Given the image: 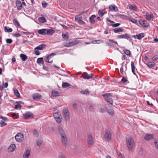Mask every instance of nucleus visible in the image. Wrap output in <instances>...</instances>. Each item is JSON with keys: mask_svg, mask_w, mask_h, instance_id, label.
<instances>
[{"mask_svg": "<svg viewBox=\"0 0 158 158\" xmlns=\"http://www.w3.org/2000/svg\"><path fill=\"white\" fill-rule=\"evenodd\" d=\"M126 144L129 150L131 151L135 145V142L131 136H129L126 138Z\"/></svg>", "mask_w": 158, "mask_h": 158, "instance_id": "obj_1", "label": "nucleus"}, {"mask_svg": "<svg viewBox=\"0 0 158 158\" xmlns=\"http://www.w3.org/2000/svg\"><path fill=\"white\" fill-rule=\"evenodd\" d=\"M105 100L109 103L112 105L113 101L112 98L110 97L112 96V94L110 93H106L102 95Z\"/></svg>", "mask_w": 158, "mask_h": 158, "instance_id": "obj_2", "label": "nucleus"}, {"mask_svg": "<svg viewBox=\"0 0 158 158\" xmlns=\"http://www.w3.org/2000/svg\"><path fill=\"white\" fill-rule=\"evenodd\" d=\"M46 47L47 45L46 44H43L39 45L37 47L35 48L34 52L36 55H39L40 54V52L38 51V50H42Z\"/></svg>", "mask_w": 158, "mask_h": 158, "instance_id": "obj_3", "label": "nucleus"}, {"mask_svg": "<svg viewBox=\"0 0 158 158\" xmlns=\"http://www.w3.org/2000/svg\"><path fill=\"white\" fill-rule=\"evenodd\" d=\"M24 136L23 133H18L15 136L16 141L19 142H22L24 139Z\"/></svg>", "mask_w": 158, "mask_h": 158, "instance_id": "obj_4", "label": "nucleus"}, {"mask_svg": "<svg viewBox=\"0 0 158 158\" xmlns=\"http://www.w3.org/2000/svg\"><path fill=\"white\" fill-rule=\"evenodd\" d=\"M111 133L107 129H106L105 131L104 138L110 141L111 140Z\"/></svg>", "mask_w": 158, "mask_h": 158, "instance_id": "obj_5", "label": "nucleus"}, {"mask_svg": "<svg viewBox=\"0 0 158 158\" xmlns=\"http://www.w3.org/2000/svg\"><path fill=\"white\" fill-rule=\"evenodd\" d=\"M23 115L24 118L25 119L33 118L34 117L33 113L30 112L26 113L25 114H23Z\"/></svg>", "mask_w": 158, "mask_h": 158, "instance_id": "obj_6", "label": "nucleus"}, {"mask_svg": "<svg viewBox=\"0 0 158 158\" xmlns=\"http://www.w3.org/2000/svg\"><path fill=\"white\" fill-rule=\"evenodd\" d=\"M94 75L92 73L89 75L87 73L84 72L81 77H82L85 79H89L92 77Z\"/></svg>", "mask_w": 158, "mask_h": 158, "instance_id": "obj_7", "label": "nucleus"}, {"mask_svg": "<svg viewBox=\"0 0 158 158\" xmlns=\"http://www.w3.org/2000/svg\"><path fill=\"white\" fill-rule=\"evenodd\" d=\"M131 36L128 34H124L122 35H118L117 37L118 39H130L131 38Z\"/></svg>", "mask_w": 158, "mask_h": 158, "instance_id": "obj_8", "label": "nucleus"}, {"mask_svg": "<svg viewBox=\"0 0 158 158\" xmlns=\"http://www.w3.org/2000/svg\"><path fill=\"white\" fill-rule=\"evenodd\" d=\"M139 23L141 25L144 27H147L149 25V23L145 20L140 19L139 21Z\"/></svg>", "mask_w": 158, "mask_h": 158, "instance_id": "obj_9", "label": "nucleus"}, {"mask_svg": "<svg viewBox=\"0 0 158 158\" xmlns=\"http://www.w3.org/2000/svg\"><path fill=\"white\" fill-rule=\"evenodd\" d=\"M87 141L89 144L92 145L94 143V140L92 136L91 135H88Z\"/></svg>", "mask_w": 158, "mask_h": 158, "instance_id": "obj_10", "label": "nucleus"}, {"mask_svg": "<svg viewBox=\"0 0 158 158\" xmlns=\"http://www.w3.org/2000/svg\"><path fill=\"white\" fill-rule=\"evenodd\" d=\"M109 9L110 11H118L117 7L114 4L110 5L109 6Z\"/></svg>", "mask_w": 158, "mask_h": 158, "instance_id": "obj_11", "label": "nucleus"}, {"mask_svg": "<svg viewBox=\"0 0 158 158\" xmlns=\"http://www.w3.org/2000/svg\"><path fill=\"white\" fill-rule=\"evenodd\" d=\"M61 140L65 146L67 145V140L66 136H62L61 137Z\"/></svg>", "mask_w": 158, "mask_h": 158, "instance_id": "obj_12", "label": "nucleus"}, {"mask_svg": "<svg viewBox=\"0 0 158 158\" xmlns=\"http://www.w3.org/2000/svg\"><path fill=\"white\" fill-rule=\"evenodd\" d=\"M16 148L15 145L14 144H11L8 148V151L10 152H13Z\"/></svg>", "mask_w": 158, "mask_h": 158, "instance_id": "obj_13", "label": "nucleus"}, {"mask_svg": "<svg viewBox=\"0 0 158 158\" xmlns=\"http://www.w3.org/2000/svg\"><path fill=\"white\" fill-rule=\"evenodd\" d=\"M16 5L18 10H20L22 9L23 6L21 2L19 1H17L16 2Z\"/></svg>", "mask_w": 158, "mask_h": 158, "instance_id": "obj_14", "label": "nucleus"}, {"mask_svg": "<svg viewBox=\"0 0 158 158\" xmlns=\"http://www.w3.org/2000/svg\"><path fill=\"white\" fill-rule=\"evenodd\" d=\"M38 32L40 35H45L47 34L46 29H43L39 30L38 31Z\"/></svg>", "mask_w": 158, "mask_h": 158, "instance_id": "obj_15", "label": "nucleus"}, {"mask_svg": "<svg viewBox=\"0 0 158 158\" xmlns=\"http://www.w3.org/2000/svg\"><path fill=\"white\" fill-rule=\"evenodd\" d=\"M96 17V16L95 15H92L89 17L90 23H91L94 24L95 23L94 18Z\"/></svg>", "mask_w": 158, "mask_h": 158, "instance_id": "obj_16", "label": "nucleus"}, {"mask_svg": "<svg viewBox=\"0 0 158 158\" xmlns=\"http://www.w3.org/2000/svg\"><path fill=\"white\" fill-rule=\"evenodd\" d=\"M146 19L148 20H150L152 19H153L154 18V17L152 13L151 14H149L148 13H147L146 14Z\"/></svg>", "mask_w": 158, "mask_h": 158, "instance_id": "obj_17", "label": "nucleus"}, {"mask_svg": "<svg viewBox=\"0 0 158 158\" xmlns=\"http://www.w3.org/2000/svg\"><path fill=\"white\" fill-rule=\"evenodd\" d=\"M41 97V96L39 93H37L33 95V98L35 100H39Z\"/></svg>", "mask_w": 158, "mask_h": 158, "instance_id": "obj_18", "label": "nucleus"}, {"mask_svg": "<svg viewBox=\"0 0 158 158\" xmlns=\"http://www.w3.org/2000/svg\"><path fill=\"white\" fill-rule=\"evenodd\" d=\"M30 151L29 149L26 150L25 152L23 155V157L24 158H28L30 154Z\"/></svg>", "mask_w": 158, "mask_h": 158, "instance_id": "obj_19", "label": "nucleus"}, {"mask_svg": "<svg viewBox=\"0 0 158 158\" xmlns=\"http://www.w3.org/2000/svg\"><path fill=\"white\" fill-rule=\"evenodd\" d=\"M55 32V31L52 29H46L47 34L49 35H52Z\"/></svg>", "mask_w": 158, "mask_h": 158, "instance_id": "obj_20", "label": "nucleus"}, {"mask_svg": "<svg viewBox=\"0 0 158 158\" xmlns=\"http://www.w3.org/2000/svg\"><path fill=\"white\" fill-rule=\"evenodd\" d=\"M13 23L14 25L17 27H20V25L18 21L15 19H13Z\"/></svg>", "mask_w": 158, "mask_h": 158, "instance_id": "obj_21", "label": "nucleus"}, {"mask_svg": "<svg viewBox=\"0 0 158 158\" xmlns=\"http://www.w3.org/2000/svg\"><path fill=\"white\" fill-rule=\"evenodd\" d=\"M153 138V135L152 134H147L144 137V139L146 140H150Z\"/></svg>", "mask_w": 158, "mask_h": 158, "instance_id": "obj_22", "label": "nucleus"}, {"mask_svg": "<svg viewBox=\"0 0 158 158\" xmlns=\"http://www.w3.org/2000/svg\"><path fill=\"white\" fill-rule=\"evenodd\" d=\"M124 29L122 27H118L115 28L114 30V32L115 33H119L120 32H123Z\"/></svg>", "mask_w": 158, "mask_h": 158, "instance_id": "obj_23", "label": "nucleus"}, {"mask_svg": "<svg viewBox=\"0 0 158 158\" xmlns=\"http://www.w3.org/2000/svg\"><path fill=\"white\" fill-rule=\"evenodd\" d=\"M21 59L23 61H25L27 59V56L24 54L22 53L20 55Z\"/></svg>", "mask_w": 158, "mask_h": 158, "instance_id": "obj_24", "label": "nucleus"}, {"mask_svg": "<svg viewBox=\"0 0 158 158\" xmlns=\"http://www.w3.org/2000/svg\"><path fill=\"white\" fill-rule=\"evenodd\" d=\"M131 67L132 72V73H133V74L134 75L136 76V75L135 72V67L133 61H132L131 62Z\"/></svg>", "mask_w": 158, "mask_h": 158, "instance_id": "obj_25", "label": "nucleus"}, {"mask_svg": "<svg viewBox=\"0 0 158 158\" xmlns=\"http://www.w3.org/2000/svg\"><path fill=\"white\" fill-rule=\"evenodd\" d=\"M37 63L38 64H42L43 65L44 64V59L42 57L39 58L37 59Z\"/></svg>", "mask_w": 158, "mask_h": 158, "instance_id": "obj_26", "label": "nucleus"}, {"mask_svg": "<svg viewBox=\"0 0 158 158\" xmlns=\"http://www.w3.org/2000/svg\"><path fill=\"white\" fill-rule=\"evenodd\" d=\"M51 95L53 97H57L60 96L59 93L56 91H53L52 92Z\"/></svg>", "mask_w": 158, "mask_h": 158, "instance_id": "obj_27", "label": "nucleus"}, {"mask_svg": "<svg viewBox=\"0 0 158 158\" xmlns=\"http://www.w3.org/2000/svg\"><path fill=\"white\" fill-rule=\"evenodd\" d=\"M129 8L132 10L136 11H137V8L136 6H133L132 5L129 4L128 5Z\"/></svg>", "mask_w": 158, "mask_h": 158, "instance_id": "obj_28", "label": "nucleus"}, {"mask_svg": "<svg viewBox=\"0 0 158 158\" xmlns=\"http://www.w3.org/2000/svg\"><path fill=\"white\" fill-rule=\"evenodd\" d=\"M38 21L40 23H43L46 22V19L44 17L39 18L38 19Z\"/></svg>", "mask_w": 158, "mask_h": 158, "instance_id": "obj_29", "label": "nucleus"}, {"mask_svg": "<svg viewBox=\"0 0 158 158\" xmlns=\"http://www.w3.org/2000/svg\"><path fill=\"white\" fill-rule=\"evenodd\" d=\"M124 53L127 55L130 56L131 55V53L130 51L128 49H124L123 50Z\"/></svg>", "mask_w": 158, "mask_h": 158, "instance_id": "obj_30", "label": "nucleus"}, {"mask_svg": "<svg viewBox=\"0 0 158 158\" xmlns=\"http://www.w3.org/2000/svg\"><path fill=\"white\" fill-rule=\"evenodd\" d=\"M62 86L63 88H66L69 87H71L72 85L67 82H63L62 84Z\"/></svg>", "mask_w": 158, "mask_h": 158, "instance_id": "obj_31", "label": "nucleus"}, {"mask_svg": "<svg viewBox=\"0 0 158 158\" xmlns=\"http://www.w3.org/2000/svg\"><path fill=\"white\" fill-rule=\"evenodd\" d=\"M136 38L138 40H140L144 36V34L143 33L139 34L138 35H136Z\"/></svg>", "mask_w": 158, "mask_h": 158, "instance_id": "obj_32", "label": "nucleus"}, {"mask_svg": "<svg viewBox=\"0 0 158 158\" xmlns=\"http://www.w3.org/2000/svg\"><path fill=\"white\" fill-rule=\"evenodd\" d=\"M154 65L155 63L153 61L149 62L147 64V65L148 67L150 68L153 67L154 66Z\"/></svg>", "mask_w": 158, "mask_h": 158, "instance_id": "obj_33", "label": "nucleus"}, {"mask_svg": "<svg viewBox=\"0 0 158 158\" xmlns=\"http://www.w3.org/2000/svg\"><path fill=\"white\" fill-rule=\"evenodd\" d=\"M43 143V140L39 139L36 140V144L37 146L40 147Z\"/></svg>", "mask_w": 158, "mask_h": 158, "instance_id": "obj_34", "label": "nucleus"}, {"mask_svg": "<svg viewBox=\"0 0 158 158\" xmlns=\"http://www.w3.org/2000/svg\"><path fill=\"white\" fill-rule=\"evenodd\" d=\"M54 117L56 119V121L57 123H61V119L60 117L58 116H55V115H54Z\"/></svg>", "mask_w": 158, "mask_h": 158, "instance_id": "obj_35", "label": "nucleus"}, {"mask_svg": "<svg viewBox=\"0 0 158 158\" xmlns=\"http://www.w3.org/2000/svg\"><path fill=\"white\" fill-rule=\"evenodd\" d=\"M105 13V12L104 10H100L98 11V14L101 17H102L103 16Z\"/></svg>", "mask_w": 158, "mask_h": 158, "instance_id": "obj_36", "label": "nucleus"}, {"mask_svg": "<svg viewBox=\"0 0 158 158\" xmlns=\"http://www.w3.org/2000/svg\"><path fill=\"white\" fill-rule=\"evenodd\" d=\"M13 91L15 94L17 96V97H19L20 96V94L18 90L16 89H14Z\"/></svg>", "mask_w": 158, "mask_h": 158, "instance_id": "obj_37", "label": "nucleus"}, {"mask_svg": "<svg viewBox=\"0 0 158 158\" xmlns=\"http://www.w3.org/2000/svg\"><path fill=\"white\" fill-rule=\"evenodd\" d=\"M4 31L5 32H11L13 30L11 28H8L7 27L5 26L4 27Z\"/></svg>", "mask_w": 158, "mask_h": 158, "instance_id": "obj_38", "label": "nucleus"}, {"mask_svg": "<svg viewBox=\"0 0 158 158\" xmlns=\"http://www.w3.org/2000/svg\"><path fill=\"white\" fill-rule=\"evenodd\" d=\"M107 112L109 115L111 116H113L114 114V111L112 109H108Z\"/></svg>", "mask_w": 158, "mask_h": 158, "instance_id": "obj_39", "label": "nucleus"}, {"mask_svg": "<svg viewBox=\"0 0 158 158\" xmlns=\"http://www.w3.org/2000/svg\"><path fill=\"white\" fill-rule=\"evenodd\" d=\"M81 94H82L89 95L90 93L89 92L87 89H85L84 90L80 92Z\"/></svg>", "mask_w": 158, "mask_h": 158, "instance_id": "obj_40", "label": "nucleus"}, {"mask_svg": "<svg viewBox=\"0 0 158 158\" xmlns=\"http://www.w3.org/2000/svg\"><path fill=\"white\" fill-rule=\"evenodd\" d=\"M103 41L101 40H94L92 41V43L93 44H99L101 43H103Z\"/></svg>", "mask_w": 158, "mask_h": 158, "instance_id": "obj_41", "label": "nucleus"}, {"mask_svg": "<svg viewBox=\"0 0 158 158\" xmlns=\"http://www.w3.org/2000/svg\"><path fill=\"white\" fill-rule=\"evenodd\" d=\"M69 114H64V118L65 120H69L70 119V116L69 115Z\"/></svg>", "mask_w": 158, "mask_h": 158, "instance_id": "obj_42", "label": "nucleus"}, {"mask_svg": "<svg viewBox=\"0 0 158 158\" xmlns=\"http://www.w3.org/2000/svg\"><path fill=\"white\" fill-rule=\"evenodd\" d=\"M58 130L60 135H61L64 133V130L61 127H59Z\"/></svg>", "mask_w": 158, "mask_h": 158, "instance_id": "obj_43", "label": "nucleus"}, {"mask_svg": "<svg viewBox=\"0 0 158 158\" xmlns=\"http://www.w3.org/2000/svg\"><path fill=\"white\" fill-rule=\"evenodd\" d=\"M63 38L65 40H67L69 39V36L67 33L62 34Z\"/></svg>", "mask_w": 158, "mask_h": 158, "instance_id": "obj_44", "label": "nucleus"}, {"mask_svg": "<svg viewBox=\"0 0 158 158\" xmlns=\"http://www.w3.org/2000/svg\"><path fill=\"white\" fill-rule=\"evenodd\" d=\"M34 135L36 137L39 136V133L38 131L36 130H34L33 132Z\"/></svg>", "mask_w": 158, "mask_h": 158, "instance_id": "obj_45", "label": "nucleus"}, {"mask_svg": "<svg viewBox=\"0 0 158 158\" xmlns=\"http://www.w3.org/2000/svg\"><path fill=\"white\" fill-rule=\"evenodd\" d=\"M115 16L116 17H119L121 18L124 19H125L124 17H127V16L126 15H123L119 14H116Z\"/></svg>", "mask_w": 158, "mask_h": 158, "instance_id": "obj_46", "label": "nucleus"}, {"mask_svg": "<svg viewBox=\"0 0 158 158\" xmlns=\"http://www.w3.org/2000/svg\"><path fill=\"white\" fill-rule=\"evenodd\" d=\"M82 17L81 16L79 17V16H76L75 17V20L77 21H79V20H82Z\"/></svg>", "mask_w": 158, "mask_h": 158, "instance_id": "obj_47", "label": "nucleus"}, {"mask_svg": "<svg viewBox=\"0 0 158 158\" xmlns=\"http://www.w3.org/2000/svg\"><path fill=\"white\" fill-rule=\"evenodd\" d=\"M11 116L14 119H17L19 118V116L17 115L15 113H12L11 114Z\"/></svg>", "mask_w": 158, "mask_h": 158, "instance_id": "obj_48", "label": "nucleus"}, {"mask_svg": "<svg viewBox=\"0 0 158 158\" xmlns=\"http://www.w3.org/2000/svg\"><path fill=\"white\" fill-rule=\"evenodd\" d=\"M73 44V45H76L78 44L80 42V41L78 40H77L75 39L74 40H73L72 41Z\"/></svg>", "mask_w": 158, "mask_h": 158, "instance_id": "obj_49", "label": "nucleus"}, {"mask_svg": "<svg viewBox=\"0 0 158 158\" xmlns=\"http://www.w3.org/2000/svg\"><path fill=\"white\" fill-rule=\"evenodd\" d=\"M0 118L4 120L5 121L8 122L9 121V120L8 118L5 117L3 116H1L0 117Z\"/></svg>", "mask_w": 158, "mask_h": 158, "instance_id": "obj_50", "label": "nucleus"}, {"mask_svg": "<svg viewBox=\"0 0 158 158\" xmlns=\"http://www.w3.org/2000/svg\"><path fill=\"white\" fill-rule=\"evenodd\" d=\"M22 106L19 104L15 105V106L14 108L15 109H17L19 108H21Z\"/></svg>", "mask_w": 158, "mask_h": 158, "instance_id": "obj_51", "label": "nucleus"}, {"mask_svg": "<svg viewBox=\"0 0 158 158\" xmlns=\"http://www.w3.org/2000/svg\"><path fill=\"white\" fill-rule=\"evenodd\" d=\"M42 6L44 8H46L47 6V5H48V4L45 1L42 2Z\"/></svg>", "mask_w": 158, "mask_h": 158, "instance_id": "obj_52", "label": "nucleus"}, {"mask_svg": "<svg viewBox=\"0 0 158 158\" xmlns=\"http://www.w3.org/2000/svg\"><path fill=\"white\" fill-rule=\"evenodd\" d=\"M66 44H67L66 46L68 47L72 46L73 45L72 41L67 42Z\"/></svg>", "mask_w": 158, "mask_h": 158, "instance_id": "obj_53", "label": "nucleus"}, {"mask_svg": "<svg viewBox=\"0 0 158 158\" xmlns=\"http://www.w3.org/2000/svg\"><path fill=\"white\" fill-rule=\"evenodd\" d=\"M6 41L7 44H10L12 42L13 40L11 39H7Z\"/></svg>", "mask_w": 158, "mask_h": 158, "instance_id": "obj_54", "label": "nucleus"}, {"mask_svg": "<svg viewBox=\"0 0 158 158\" xmlns=\"http://www.w3.org/2000/svg\"><path fill=\"white\" fill-rule=\"evenodd\" d=\"M129 20L133 23H136L137 22V20L134 18H131Z\"/></svg>", "mask_w": 158, "mask_h": 158, "instance_id": "obj_55", "label": "nucleus"}, {"mask_svg": "<svg viewBox=\"0 0 158 158\" xmlns=\"http://www.w3.org/2000/svg\"><path fill=\"white\" fill-rule=\"evenodd\" d=\"M120 24L119 23H116L114 24H111V25L113 27H116L119 26Z\"/></svg>", "mask_w": 158, "mask_h": 158, "instance_id": "obj_56", "label": "nucleus"}, {"mask_svg": "<svg viewBox=\"0 0 158 158\" xmlns=\"http://www.w3.org/2000/svg\"><path fill=\"white\" fill-rule=\"evenodd\" d=\"M77 22L79 24L82 25H84L85 23V22L83 21L82 20H79V21H77Z\"/></svg>", "mask_w": 158, "mask_h": 158, "instance_id": "obj_57", "label": "nucleus"}, {"mask_svg": "<svg viewBox=\"0 0 158 158\" xmlns=\"http://www.w3.org/2000/svg\"><path fill=\"white\" fill-rule=\"evenodd\" d=\"M0 124L2 125L1 127L6 125L7 123L4 122L3 121L1 120L0 122Z\"/></svg>", "mask_w": 158, "mask_h": 158, "instance_id": "obj_58", "label": "nucleus"}, {"mask_svg": "<svg viewBox=\"0 0 158 158\" xmlns=\"http://www.w3.org/2000/svg\"><path fill=\"white\" fill-rule=\"evenodd\" d=\"M56 55V54L55 53H52L50 55H49L47 56L49 58V59H51L52 58L53 56Z\"/></svg>", "mask_w": 158, "mask_h": 158, "instance_id": "obj_59", "label": "nucleus"}, {"mask_svg": "<svg viewBox=\"0 0 158 158\" xmlns=\"http://www.w3.org/2000/svg\"><path fill=\"white\" fill-rule=\"evenodd\" d=\"M63 113L64 114H69V112L68 110L67 109H65L63 110Z\"/></svg>", "mask_w": 158, "mask_h": 158, "instance_id": "obj_60", "label": "nucleus"}, {"mask_svg": "<svg viewBox=\"0 0 158 158\" xmlns=\"http://www.w3.org/2000/svg\"><path fill=\"white\" fill-rule=\"evenodd\" d=\"M152 59L153 61L156 60L158 59V56L156 55L154 56L152 58Z\"/></svg>", "mask_w": 158, "mask_h": 158, "instance_id": "obj_61", "label": "nucleus"}, {"mask_svg": "<svg viewBox=\"0 0 158 158\" xmlns=\"http://www.w3.org/2000/svg\"><path fill=\"white\" fill-rule=\"evenodd\" d=\"M127 81H128L127 80V79L125 78V77H123L121 80V82H125Z\"/></svg>", "mask_w": 158, "mask_h": 158, "instance_id": "obj_62", "label": "nucleus"}, {"mask_svg": "<svg viewBox=\"0 0 158 158\" xmlns=\"http://www.w3.org/2000/svg\"><path fill=\"white\" fill-rule=\"evenodd\" d=\"M13 35L15 37H18L21 36L20 34L19 33H16L15 34H13Z\"/></svg>", "mask_w": 158, "mask_h": 158, "instance_id": "obj_63", "label": "nucleus"}, {"mask_svg": "<svg viewBox=\"0 0 158 158\" xmlns=\"http://www.w3.org/2000/svg\"><path fill=\"white\" fill-rule=\"evenodd\" d=\"M155 144L156 148L158 149V140L154 142Z\"/></svg>", "mask_w": 158, "mask_h": 158, "instance_id": "obj_64", "label": "nucleus"}]
</instances>
